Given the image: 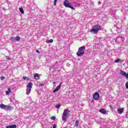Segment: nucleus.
<instances>
[{
  "label": "nucleus",
  "mask_w": 128,
  "mask_h": 128,
  "mask_svg": "<svg viewBox=\"0 0 128 128\" xmlns=\"http://www.w3.org/2000/svg\"><path fill=\"white\" fill-rule=\"evenodd\" d=\"M84 50H86V46H82L78 48V51L76 54L78 56H80L84 54Z\"/></svg>",
  "instance_id": "1"
},
{
  "label": "nucleus",
  "mask_w": 128,
  "mask_h": 128,
  "mask_svg": "<svg viewBox=\"0 0 128 128\" xmlns=\"http://www.w3.org/2000/svg\"><path fill=\"white\" fill-rule=\"evenodd\" d=\"M70 112L68 109H65L62 116V120L64 122H66V118H68V114H70Z\"/></svg>",
  "instance_id": "2"
},
{
  "label": "nucleus",
  "mask_w": 128,
  "mask_h": 128,
  "mask_svg": "<svg viewBox=\"0 0 128 128\" xmlns=\"http://www.w3.org/2000/svg\"><path fill=\"white\" fill-rule=\"evenodd\" d=\"M0 108H2V110H4L6 112H8V110H12V106H10L5 105L2 104H0Z\"/></svg>",
  "instance_id": "3"
},
{
  "label": "nucleus",
  "mask_w": 128,
  "mask_h": 128,
  "mask_svg": "<svg viewBox=\"0 0 128 128\" xmlns=\"http://www.w3.org/2000/svg\"><path fill=\"white\" fill-rule=\"evenodd\" d=\"M32 82H30L26 85V94L28 96L30 94V92H32Z\"/></svg>",
  "instance_id": "4"
},
{
  "label": "nucleus",
  "mask_w": 128,
  "mask_h": 128,
  "mask_svg": "<svg viewBox=\"0 0 128 128\" xmlns=\"http://www.w3.org/2000/svg\"><path fill=\"white\" fill-rule=\"evenodd\" d=\"M64 0L65 1L64 2V6H66V8H72V10H75L74 8L72 6L68 0Z\"/></svg>",
  "instance_id": "5"
},
{
  "label": "nucleus",
  "mask_w": 128,
  "mask_h": 128,
  "mask_svg": "<svg viewBox=\"0 0 128 128\" xmlns=\"http://www.w3.org/2000/svg\"><path fill=\"white\" fill-rule=\"evenodd\" d=\"M93 28H96V30L98 32V30H103L102 26L99 25V24H96L94 25Z\"/></svg>",
  "instance_id": "6"
},
{
  "label": "nucleus",
  "mask_w": 128,
  "mask_h": 128,
  "mask_svg": "<svg viewBox=\"0 0 128 128\" xmlns=\"http://www.w3.org/2000/svg\"><path fill=\"white\" fill-rule=\"evenodd\" d=\"M93 98L94 100H98V98H100V94L98 92H95L93 96Z\"/></svg>",
  "instance_id": "7"
},
{
  "label": "nucleus",
  "mask_w": 128,
  "mask_h": 128,
  "mask_svg": "<svg viewBox=\"0 0 128 128\" xmlns=\"http://www.w3.org/2000/svg\"><path fill=\"white\" fill-rule=\"evenodd\" d=\"M90 32H92V34H96L98 32V31L94 28V27H92V29L90 30Z\"/></svg>",
  "instance_id": "8"
},
{
  "label": "nucleus",
  "mask_w": 128,
  "mask_h": 128,
  "mask_svg": "<svg viewBox=\"0 0 128 128\" xmlns=\"http://www.w3.org/2000/svg\"><path fill=\"white\" fill-rule=\"evenodd\" d=\"M120 74L122 76H125V78H128V73L126 74V73L125 72L122 71V70H120Z\"/></svg>",
  "instance_id": "9"
},
{
  "label": "nucleus",
  "mask_w": 128,
  "mask_h": 128,
  "mask_svg": "<svg viewBox=\"0 0 128 128\" xmlns=\"http://www.w3.org/2000/svg\"><path fill=\"white\" fill-rule=\"evenodd\" d=\"M61 86H62V83H60V84H59L58 86H57L56 88L54 90L53 92L54 93V92H58V90L60 88Z\"/></svg>",
  "instance_id": "10"
},
{
  "label": "nucleus",
  "mask_w": 128,
  "mask_h": 128,
  "mask_svg": "<svg viewBox=\"0 0 128 128\" xmlns=\"http://www.w3.org/2000/svg\"><path fill=\"white\" fill-rule=\"evenodd\" d=\"M100 112L103 114H106V110L104 108H101L99 110Z\"/></svg>",
  "instance_id": "11"
},
{
  "label": "nucleus",
  "mask_w": 128,
  "mask_h": 128,
  "mask_svg": "<svg viewBox=\"0 0 128 128\" xmlns=\"http://www.w3.org/2000/svg\"><path fill=\"white\" fill-rule=\"evenodd\" d=\"M124 108H120L118 109L117 112L119 114H122V112H124Z\"/></svg>",
  "instance_id": "12"
},
{
  "label": "nucleus",
  "mask_w": 128,
  "mask_h": 128,
  "mask_svg": "<svg viewBox=\"0 0 128 128\" xmlns=\"http://www.w3.org/2000/svg\"><path fill=\"white\" fill-rule=\"evenodd\" d=\"M6 128H16V125L13 124V125L8 126H6Z\"/></svg>",
  "instance_id": "13"
},
{
  "label": "nucleus",
  "mask_w": 128,
  "mask_h": 128,
  "mask_svg": "<svg viewBox=\"0 0 128 128\" xmlns=\"http://www.w3.org/2000/svg\"><path fill=\"white\" fill-rule=\"evenodd\" d=\"M34 78L36 80H39L40 79V76H38V73H36L34 75Z\"/></svg>",
  "instance_id": "14"
},
{
  "label": "nucleus",
  "mask_w": 128,
  "mask_h": 128,
  "mask_svg": "<svg viewBox=\"0 0 128 128\" xmlns=\"http://www.w3.org/2000/svg\"><path fill=\"white\" fill-rule=\"evenodd\" d=\"M16 42H20V36H16L15 37Z\"/></svg>",
  "instance_id": "15"
},
{
  "label": "nucleus",
  "mask_w": 128,
  "mask_h": 128,
  "mask_svg": "<svg viewBox=\"0 0 128 128\" xmlns=\"http://www.w3.org/2000/svg\"><path fill=\"white\" fill-rule=\"evenodd\" d=\"M19 10H20V12H21V14H24V9H22V8H20Z\"/></svg>",
  "instance_id": "16"
},
{
  "label": "nucleus",
  "mask_w": 128,
  "mask_h": 128,
  "mask_svg": "<svg viewBox=\"0 0 128 128\" xmlns=\"http://www.w3.org/2000/svg\"><path fill=\"white\" fill-rule=\"evenodd\" d=\"M10 40H11V42H16V37H12L10 38Z\"/></svg>",
  "instance_id": "17"
},
{
  "label": "nucleus",
  "mask_w": 128,
  "mask_h": 128,
  "mask_svg": "<svg viewBox=\"0 0 128 128\" xmlns=\"http://www.w3.org/2000/svg\"><path fill=\"white\" fill-rule=\"evenodd\" d=\"M52 42H54V40H52V39H50V40H46V42H47V44H48V43H52Z\"/></svg>",
  "instance_id": "18"
},
{
  "label": "nucleus",
  "mask_w": 128,
  "mask_h": 128,
  "mask_svg": "<svg viewBox=\"0 0 128 128\" xmlns=\"http://www.w3.org/2000/svg\"><path fill=\"white\" fill-rule=\"evenodd\" d=\"M23 80H30V78L26 77V76H23L22 78Z\"/></svg>",
  "instance_id": "19"
},
{
  "label": "nucleus",
  "mask_w": 128,
  "mask_h": 128,
  "mask_svg": "<svg viewBox=\"0 0 128 128\" xmlns=\"http://www.w3.org/2000/svg\"><path fill=\"white\" fill-rule=\"evenodd\" d=\"M55 108H60V104H57Z\"/></svg>",
  "instance_id": "20"
},
{
  "label": "nucleus",
  "mask_w": 128,
  "mask_h": 128,
  "mask_svg": "<svg viewBox=\"0 0 128 128\" xmlns=\"http://www.w3.org/2000/svg\"><path fill=\"white\" fill-rule=\"evenodd\" d=\"M50 119L52 120H56V117L54 116H52L50 118Z\"/></svg>",
  "instance_id": "21"
},
{
  "label": "nucleus",
  "mask_w": 128,
  "mask_h": 128,
  "mask_svg": "<svg viewBox=\"0 0 128 128\" xmlns=\"http://www.w3.org/2000/svg\"><path fill=\"white\" fill-rule=\"evenodd\" d=\"M120 62V59H117L115 60V62Z\"/></svg>",
  "instance_id": "22"
},
{
  "label": "nucleus",
  "mask_w": 128,
  "mask_h": 128,
  "mask_svg": "<svg viewBox=\"0 0 128 128\" xmlns=\"http://www.w3.org/2000/svg\"><path fill=\"white\" fill-rule=\"evenodd\" d=\"M6 58L8 60H11V58H10V56H6Z\"/></svg>",
  "instance_id": "23"
},
{
  "label": "nucleus",
  "mask_w": 128,
  "mask_h": 128,
  "mask_svg": "<svg viewBox=\"0 0 128 128\" xmlns=\"http://www.w3.org/2000/svg\"><path fill=\"white\" fill-rule=\"evenodd\" d=\"M58 0H54V6H56V2Z\"/></svg>",
  "instance_id": "24"
},
{
  "label": "nucleus",
  "mask_w": 128,
  "mask_h": 128,
  "mask_svg": "<svg viewBox=\"0 0 128 128\" xmlns=\"http://www.w3.org/2000/svg\"><path fill=\"white\" fill-rule=\"evenodd\" d=\"M78 126V121L76 120V126Z\"/></svg>",
  "instance_id": "25"
},
{
  "label": "nucleus",
  "mask_w": 128,
  "mask_h": 128,
  "mask_svg": "<svg viewBox=\"0 0 128 128\" xmlns=\"http://www.w3.org/2000/svg\"><path fill=\"white\" fill-rule=\"evenodd\" d=\"M126 88H128V82H126Z\"/></svg>",
  "instance_id": "26"
},
{
  "label": "nucleus",
  "mask_w": 128,
  "mask_h": 128,
  "mask_svg": "<svg viewBox=\"0 0 128 128\" xmlns=\"http://www.w3.org/2000/svg\"><path fill=\"white\" fill-rule=\"evenodd\" d=\"M4 76H2L0 77V80H4Z\"/></svg>",
  "instance_id": "27"
},
{
  "label": "nucleus",
  "mask_w": 128,
  "mask_h": 128,
  "mask_svg": "<svg viewBox=\"0 0 128 128\" xmlns=\"http://www.w3.org/2000/svg\"><path fill=\"white\" fill-rule=\"evenodd\" d=\"M44 83H42L40 84V86H44Z\"/></svg>",
  "instance_id": "28"
},
{
  "label": "nucleus",
  "mask_w": 128,
  "mask_h": 128,
  "mask_svg": "<svg viewBox=\"0 0 128 128\" xmlns=\"http://www.w3.org/2000/svg\"><path fill=\"white\" fill-rule=\"evenodd\" d=\"M53 128H56V124H54L53 125Z\"/></svg>",
  "instance_id": "29"
},
{
  "label": "nucleus",
  "mask_w": 128,
  "mask_h": 128,
  "mask_svg": "<svg viewBox=\"0 0 128 128\" xmlns=\"http://www.w3.org/2000/svg\"><path fill=\"white\" fill-rule=\"evenodd\" d=\"M36 52H38V54H40V52L38 50H36Z\"/></svg>",
  "instance_id": "30"
},
{
  "label": "nucleus",
  "mask_w": 128,
  "mask_h": 128,
  "mask_svg": "<svg viewBox=\"0 0 128 128\" xmlns=\"http://www.w3.org/2000/svg\"><path fill=\"white\" fill-rule=\"evenodd\" d=\"M6 94H10V92H8V91H6Z\"/></svg>",
  "instance_id": "31"
},
{
  "label": "nucleus",
  "mask_w": 128,
  "mask_h": 128,
  "mask_svg": "<svg viewBox=\"0 0 128 128\" xmlns=\"http://www.w3.org/2000/svg\"><path fill=\"white\" fill-rule=\"evenodd\" d=\"M8 92H11L10 88H8Z\"/></svg>",
  "instance_id": "32"
},
{
  "label": "nucleus",
  "mask_w": 128,
  "mask_h": 128,
  "mask_svg": "<svg viewBox=\"0 0 128 128\" xmlns=\"http://www.w3.org/2000/svg\"><path fill=\"white\" fill-rule=\"evenodd\" d=\"M118 38H120V37H118L116 39V40H118Z\"/></svg>",
  "instance_id": "33"
},
{
  "label": "nucleus",
  "mask_w": 128,
  "mask_h": 128,
  "mask_svg": "<svg viewBox=\"0 0 128 128\" xmlns=\"http://www.w3.org/2000/svg\"><path fill=\"white\" fill-rule=\"evenodd\" d=\"M53 84H56V82H53Z\"/></svg>",
  "instance_id": "34"
},
{
  "label": "nucleus",
  "mask_w": 128,
  "mask_h": 128,
  "mask_svg": "<svg viewBox=\"0 0 128 128\" xmlns=\"http://www.w3.org/2000/svg\"><path fill=\"white\" fill-rule=\"evenodd\" d=\"M99 2V4H100V2Z\"/></svg>",
  "instance_id": "35"
}]
</instances>
